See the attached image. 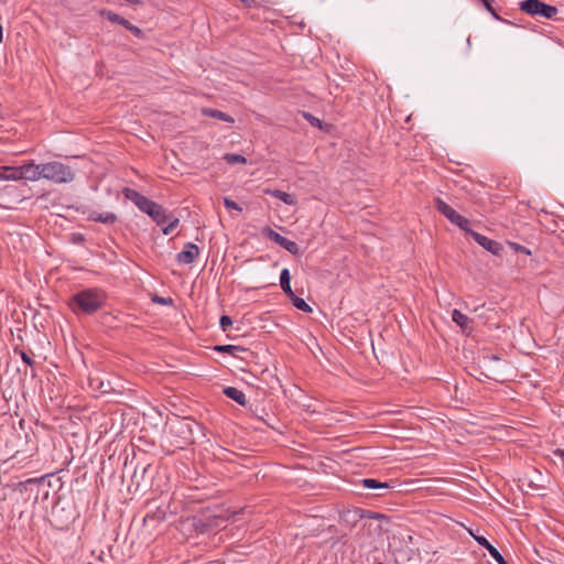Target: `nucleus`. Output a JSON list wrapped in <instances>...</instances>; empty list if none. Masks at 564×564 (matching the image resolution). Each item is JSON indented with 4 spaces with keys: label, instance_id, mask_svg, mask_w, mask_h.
Returning a JSON list of instances; mask_svg holds the SVG:
<instances>
[{
    "label": "nucleus",
    "instance_id": "2f4dec72",
    "mask_svg": "<svg viewBox=\"0 0 564 564\" xmlns=\"http://www.w3.org/2000/svg\"><path fill=\"white\" fill-rule=\"evenodd\" d=\"M126 29L129 30L134 36H137L139 39H142L144 35L143 31L140 28H138L137 25H133L132 23H130V25H128Z\"/></svg>",
    "mask_w": 564,
    "mask_h": 564
},
{
    "label": "nucleus",
    "instance_id": "f8f14e48",
    "mask_svg": "<svg viewBox=\"0 0 564 564\" xmlns=\"http://www.w3.org/2000/svg\"><path fill=\"white\" fill-rule=\"evenodd\" d=\"M88 220L101 223L105 225H113L118 220V216L111 212L99 213L93 210L88 214Z\"/></svg>",
    "mask_w": 564,
    "mask_h": 564
},
{
    "label": "nucleus",
    "instance_id": "49530a36",
    "mask_svg": "<svg viewBox=\"0 0 564 564\" xmlns=\"http://www.w3.org/2000/svg\"><path fill=\"white\" fill-rule=\"evenodd\" d=\"M377 564H383V563L379 562V563H377Z\"/></svg>",
    "mask_w": 564,
    "mask_h": 564
},
{
    "label": "nucleus",
    "instance_id": "37998d69",
    "mask_svg": "<svg viewBox=\"0 0 564 564\" xmlns=\"http://www.w3.org/2000/svg\"><path fill=\"white\" fill-rule=\"evenodd\" d=\"M346 516H352V518H356L358 514H357V512L355 511V512H352V513H351V512H348Z\"/></svg>",
    "mask_w": 564,
    "mask_h": 564
},
{
    "label": "nucleus",
    "instance_id": "cd10ccee",
    "mask_svg": "<svg viewBox=\"0 0 564 564\" xmlns=\"http://www.w3.org/2000/svg\"><path fill=\"white\" fill-rule=\"evenodd\" d=\"M484 7L486 8V10L488 12H490V14L496 19V20H500V17L498 15V13L496 12L495 8L492 7V0H479Z\"/></svg>",
    "mask_w": 564,
    "mask_h": 564
},
{
    "label": "nucleus",
    "instance_id": "58836bf2",
    "mask_svg": "<svg viewBox=\"0 0 564 564\" xmlns=\"http://www.w3.org/2000/svg\"><path fill=\"white\" fill-rule=\"evenodd\" d=\"M243 4H246L247 7H251L252 3H254V0H240Z\"/></svg>",
    "mask_w": 564,
    "mask_h": 564
},
{
    "label": "nucleus",
    "instance_id": "4468645a",
    "mask_svg": "<svg viewBox=\"0 0 564 564\" xmlns=\"http://www.w3.org/2000/svg\"><path fill=\"white\" fill-rule=\"evenodd\" d=\"M267 194L270 196L280 199L286 205L293 206L296 204V197L292 194H289L286 192L280 191V189H269L267 191Z\"/></svg>",
    "mask_w": 564,
    "mask_h": 564
},
{
    "label": "nucleus",
    "instance_id": "6e6552de",
    "mask_svg": "<svg viewBox=\"0 0 564 564\" xmlns=\"http://www.w3.org/2000/svg\"><path fill=\"white\" fill-rule=\"evenodd\" d=\"M465 231L470 235L478 245H480L484 249L491 252L492 254L498 256L502 250V247L498 241L492 240L477 231H474L470 228Z\"/></svg>",
    "mask_w": 564,
    "mask_h": 564
},
{
    "label": "nucleus",
    "instance_id": "0eeeda50",
    "mask_svg": "<svg viewBox=\"0 0 564 564\" xmlns=\"http://www.w3.org/2000/svg\"><path fill=\"white\" fill-rule=\"evenodd\" d=\"M262 234L264 237H267L271 241H274L276 245H279L283 249L288 250L290 253L299 254L300 248L295 241H292V240L281 236L279 232L274 231L270 227H264L262 230Z\"/></svg>",
    "mask_w": 564,
    "mask_h": 564
},
{
    "label": "nucleus",
    "instance_id": "a211bd4d",
    "mask_svg": "<svg viewBox=\"0 0 564 564\" xmlns=\"http://www.w3.org/2000/svg\"><path fill=\"white\" fill-rule=\"evenodd\" d=\"M362 487L367 489H388L390 488V485L388 482H381L377 479L372 478H365L361 479Z\"/></svg>",
    "mask_w": 564,
    "mask_h": 564
},
{
    "label": "nucleus",
    "instance_id": "1a4fd4ad",
    "mask_svg": "<svg viewBox=\"0 0 564 564\" xmlns=\"http://www.w3.org/2000/svg\"><path fill=\"white\" fill-rule=\"evenodd\" d=\"M21 167L22 180L35 182L42 178L41 164L30 162L23 164Z\"/></svg>",
    "mask_w": 564,
    "mask_h": 564
},
{
    "label": "nucleus",
    "instance_id": "dca6fc26",
    "mask_svg": "<svg viewBox=\"0 0 564 564\" xmlns=\"http://www.w3.org/2000/svg\"><path fill=\"white\" fill-rule=\"evenodd\" d=\"M452 319L462 328L463 332H467L469 329L470 319L460 311L454 310L452 313Z\"/></svg>",
    "mask_w": 564,
    "mask_h": 564
},
{
    "label": "nucleus",
    "instance_id": "a878e982",
    "mask_svg": "<svg viewBox=\"0 0 564 564\" xmlns=\"http://www.w3.org/2000/svg\"><path fill=\"white\" fill-rule=\"evenodd\" d=\"M156 204L158 203L144 196V198L137 206L140 210L149 215L151 210L156 206Z\"/></svg>",
    "mask_w": 564,
    "mask_h": 564
},
{
    "label": "nucleus",
    "instance_id": "412c9836",
    "mask_svg": "<svg viewBox=\"0 0 564 564\" xmlns=\"http://www.w3.org/2000/svg\"><path fill=\"white\" fill-rule=\"evenodd\" d=\"M215 120H219V121L229 123L230 127L235 123L234 117H231L228 113L223 112L220 110H215L214 109V130L217 127V122H215Z\"/></svg>",
    "mask_w": 564,
    "mask_h": 564
},
{
    "label": "nucleus",
    "instance_id": "bb28decb",
    "mask_svg": "<svg viewBox=\"0 0 564 564\" xmlns=\"http://www.w3.org/2000/svg\"><path fill=\"white\" fill-rule=\"evenodd\" d=\"M150 520H158V523H160V522L164 521V520H165V511H164V510H162L161 508H158V509H156V512H154V513H148V514L144 517L143 521H144V523H147V522H148V521H150Z\"/></svg>",
    "mask_w": 564,
    "mask_h": 564
},
{
    "label": "nucleus",
    "instance_id": "6ab92c4d",
    "mask_svg": "<svg viewBox=\"0 0 564 564\" xmlns=\"http://www.w3.org/2000/svg\"><path fill=\"white\" fill-rule=\"evenodd\" d=\"M7 175L6 177V181H20L22 180V174H21V167L20 166H8V165H4V170H3Z\"/></svg>",
    "mask_w": 564,
    "mask_h": 564
},
{
    "label": "nucleus",
    "instance_id": "c756f323",
    "mask_svg": "<svg viewBox=\"0 0 564 564\" xmlns=\"http://www.w3.org/2000/svg\"><path fill=\"white\" fill-rule=\"evenodd\" d=\"M304 118L313 126V127H317V128H321L322 127V121L314 117L313 115L311 113H307L305 112L304 113Z\"/></svg>",
    "mask_w": 564,
    "mask_h": 564
},
{
    "label": "nucleus",
    "instance_id": "72a5a7b5",
    "mask_svg": "<svg viewBox=\"0 0 564 564\" xmlns=\"http://www.w3.org/2000/svg\"><path fill=\"white\" fill-rule=\"evenodd\" d=\"M153 302H156V303H160V304H163V305H167V304H172L173 300L171 297H161L159 295H155L153 297Z\"/></svg>",
    "mask_w": 564,
    "mask_h": 564
},
{
    "label": "nucleus",
    "instance_id": "9d476101",
    "mask_svg": "<svg viewBox=\"0 0 564 564\" xmlns=\"http://www.w3.org/2000/svg\"><path fill=\"white\" fill-rule=\"evenodd\" d=\"M198 247L194 243L188 242L184 250L177 253L176 259L181 264H189L198 256Z\"/></svg>",
    "mask_w": 564,
    "mask_h": 564
},
{
    "label": "nucleus",
    "instance_id": "aec40b11",
    "mask_svg": "<svg viewBox=\"0 0 564 564\" xmlns=\"http://www.w3.org/2000/svg\"><path fill=\"white\" fill-rule=\"evenodd\" d=\"M213 519H214V530L216 528H219V530L227 528V524H225V523L229 520V517L228 516L225 517L223 514V510H219V512H216V510L214 509Z\"/></svg>",
    "mask_w": 564,
    "mask_h": 564
},
{
    "label": "nucleus",
    "instance_id": "423d86ee",
    "mask_svg": "<svg viewBox=\"0 0 564 564\" xmlns=\"http://www.w3.org/2000/svg\"><path fill=\"white\" fill-rule=\"evenodd\" d=\"M436 209L444 215L451 223L458 226L463 230H468L469 221L462 215H459L454 208L441 198L435 199Z\"/></svg>",
    "mask_w": 564,
    "mask_h": 564
},
{
    "label": "nucleus",
    "instance_id": "2eb2a0df",
    "mask_svg": "<svg viewBox=\"0 0 564 564\" xmlns=\"http://www.w3.org/2000/svg\"><path fill=\"white\" fill-rule=\"evenodd\" d=\"M290 280H291V276H290L289 269H283L280 274L281 288L288 297H293L295 293L293 292V290L291 288Z\"/></svg>",
    "mask_w": 564,
    "mask_h": 564
},
{
    "label": "nucleus",
    "instance_id": "79ce46f5",
    "mask_svg": "<svg viewBox=\"0 0 564 564\" xmlns=\"http://www.w3.org/2000/svg\"><path fill=\"white\" fill-rule=\"evenodd\" d=\"M2 37H3V29H2V25H0V43L2 42Z\"/></svg>",
    "mask_w": 564,
    "mask_h": 564
},
{
    "label": "nucleus",
    "instance_id": "f257e3e1",
    "mask_svg": "<svg viewBox=\"0 0 564 564\" xmlns=\"http://www.w3.org/2000/svg\"><path fill=\"white\" fill-rule=\"evenodd\" d=\"M106 299L101 289H84L70 297L69 306L76 315H93L105 306Z\"/></svg>",
    "mask_w": 564,
    "mask_h": 564
},
{
    "label": "nucleus",
    "instance_id": "5701e85b",
    "mask_svg": "<svg viewBox=\"0 0 564 564\" xmlns=\"http://www.w3.org/2000/svg\"><path fill=\"white\" fill-rule=\"evenodd\" d=\"M224 160L229 165L246 164L247 163V159L243 155L235 154V153H226L224 155Z\"/></svg>",
    "mask_w": 564,
    "mask_h": 564
},
{
    "label": "nucleus",
    "instance_id": "7ed1b4c3",
    "mask_svg": "<svg viewBox=\"0 0 564 564\" xmlns=\"http://www.w3.org/2000/svg\"><path fill=\"white\" fill-rule=\"evenodd\" d=\"M42 178L56 184L70 183L75 178V172L69 165L58 161L41 163Z\"/></svg>",
    "mask_w": 564,
    "mask_h": 564
},
{
    "label": "nucleus",
    "instance_id": "4c0bfd02",
    "mask_svg": "<svg viewBox=\"0 0 564 564\" xmlns=\"http://www.w3.org/2000/svg\"><path fill=\"white\" fill-rule=\"evenodd\" d=\"M554 455L564 458V449H561V448L555 449Z\"/></svg>",
    "mask_w": 564,
    "mask_h": 564
},
{
    "label": "nucleus",
    "instance_id": "9b49d317",
    "mask_svg": "<svg viewBox=\"0 0 564 564\" xmlns=\"http://www.w3.org/2000/svg\"><path fill=\"white\" fill-rule=\"evenodd\" d=\"M474 538L479 545L484 546L489 552L498 564H508L500 552L485 536L474 535Z\"/></svg>",
    "mask_w": 564,
    "mask_h": 564
},
{
    "label": "nucleus",
    "instance_id": "e433bc0d",
    "mask_svg": "<svg viewBox=\"0 0 564 564\" xmlns=\"http://www.w3.org/2000/svg\"><path fill=\"white\" fill-rule=\"evenodd\" d=\"M3 170H4V165H1L0 166V181H6V177H7V175H6L7 172H4Z\"/></svg>",
    "mask_w": 564,
    "mask_h": 564
},
{
    "label": "nucleus",
    "instance_id": "f704fd0d",
    "mask_svg": "<svg viewBox=\"0 0 564 564\" xmlns=\"http://www.w3.org/2000/svg\"><path fill=\"white\" fill-rule=\"evenodd\" d=\"M19 354H20V356H21L22 360H23L26 365H29V366H33L34 361H33L32 357H31L29 354H26L24 350H20V351H19Z\"/></svg>",
    "mask_w": 564,
    "mask_h": 564
},
{
    "label": "nucleus",
    "instance_id": "7c9ffc66",
    "mask_svg": "<svg viewBox=\"0 0 564 564\" xmlns=\"http://www.w3.org/2000/svg\"><path fill=\"white\" fill-rule=\"evenodd\" d=\"M224 204L228 210L241 212V207H239V205L236 202H234L229 198H224Z\"/></svg>",
    "mask_w": 564,
    "mask_h": 564
},
{
    "label": "nucleus",
    "instance_id": "4be33fe9",
    "mask_svg": "<svg viewBox=\"0 0 564 564\" xmlns=\"http://www.w3.org/2000/svg\"><path fill=\"white\" fill-rule=\"evenodd\" d=\"M123 195L127 199L131 200L135 205H138L144 198V195L129 187L123 189Z\"/></svg>",
    "mask_w": 564,
    "mask_h": 564
},
{
    "label": "nucleus",
    "instance_id": "a18cd8bd",
    "mask_svg": "<svg viewBox=\"0 0 564 564\" xmlns=\"http://www.w3.org/2000/svg\"><path fill=\"white\" fill-rule=\"evenodd\" d=\"M206 527H207V524H205V523L203 524V523H202V527H200L199 529H200L202 531H205V530H206Z\"/></svg>",
    "mask_w": 564,
    "mask_h": 564
},
{
    "label": "nucleus",
    "instance_id": "f3484780",
    "mask_svg": "<svg viewBox=\"0 0 564 564\" xmlns=\"http://www.w3.org/2000/svg\"><path fill=\"white\" fill-rule=\"evenodd\" d=\"M101 17L106 18L108 21L112 23H118L122 25L123 28H127L130 25V22L124 19L123 17L119 15L118 13L111 11V10H102L100 12Z\"/></svg>",
    "mask_w": 564,
    "mask_h": 564
},
{
    "label": "nucleus",
    "instance_id": "f03ea898",
    "mask_svg": "<svg viewBox=\"0 0 564 564\" xmlns=\"http://www.w3.org/2000/svg\"><path fill=\"white\" fill-rule=\"evenodd\" d=\"M195 424L188 417L174 415L170 417L165 424V436L171 445L183 448L193 442V425Z\"/></svg>",
    "mask_w": 564,
    "mask_h": 564
},
{
    "label": "nucleus",
    "instance_id": "ddd939ff",
    "mask_svg": "<svg viewBox=\"0 0 564 564\" xmlns=\"http://www.w3.org/2000/svg\"><path fill=\"white\" fill-rule=\"evenodd\" d=\"M223 393L229 399L236 401L238 404L246 406L248 401L242 390L235 387H225Z\"/></svg>",
    "mask_w": 564,
    "mask_h": 564
},
{
    "label": "nucleus",
    "instance_id": "c9c22d12",
    "mask_svg": "<svg viewBox=\"0 0 564 564\" xmlns=\"http://www.w3.org/2000/svg\"><path fill=\"white\" fill-rule=\"evenodd\" d=\"M511 247L516 251L522 252V253L528 254V256L531 254V251L527 247H524V246H521V245H518V243H511Z\"/></svg>",
    "mask_w": 564,
    "mask_h": 564
},
{
    "label": "nucleus",
    "instance_id": "39448f33",
    "mask_svg": "<svg viewBox=\"0 0 564 564\" xmlns=\"http://www.w3.org/2000/svg\"><path fill=\"white\" fill-rule=\"evenodd\" d=\"M149 216L162 227L164 235H170L180 221L177 217L169 214L166 209L159 204L151 210Z\"/></svg>",
    "mask_w": 564,
    "mask_h": 564
},
{
    "label": "nucleus",
    "instance_id": "b1692460",
    "mask_svg": "<svg viewBox=\"0 0 564 564\" xmlns=\"http://www.w3.org/2000/svg\"><path fill=\"white\" fill-rule=\"evenodd\" d=\"M245 349L236 345H214V351L228 352L235 356L236 351H243Z\"/></svg>",
    "mask_w": 564,
    "mask_h": 564
},
{
    "label": "nucleus",
    "instance_id": "20e7f679",
    "mask_svg": "<svg viewBox=\"0 0 564 564\" xmlns=\"http://www.w3.org/2000/svg\"><path fill=\"white\" fill-rule=\"evenodd\" d=\"M520 10L530 15H539L545 19H553L557 13V8L546 4L541 0H524L521 1Z\"/></svg>",
    "mask_w": 564,
    "mask_h": 564
},
{
    "label": "nucleus",
    "instance_id": "473e14b6",
    "mask_svg": "<svg viewBox=\"0 0 564 564\" xmlns=\"http://www.w3.org/2000/svg\"><path fill=\"white\" fill-rule=\"evenodd\" d=\"M97 390L100 392V393H109L111 388H110V382H102L100 381L97 386Z\"/></svg>",
    "mask_w": 564,
    "mask_h": 564
},
{
    "label": "nucleus",
    "instance_id": "393cba45",
    "mask_svg": "<svg viewBox=\"0 0 564 564\" xmlns=\"http://www.w3.org/2000/svg\"><path fill=\"white\" fill-rule=\"evenodd\" d=\"M289 299L292 301L293 305L297 310L305 312V313L312 312V307L302 297H299L294 294L293 297H289Z\"/></svg>",
    "mask_w": 564,
    "mask_h": 564
},
{
    "label": "nucleus",
    "instance_id": "ea45409f",
    "mask_svg": "<svg viewBox=\"0 0 564 564\" xmlns=\"http://www.w3.org/2000/svg\"><path fill=\"white\" fill-rule=\"evenodd\" d=\"M370 513V518H373V519H378V518H381L382 516L379 514V513H372V512H369Z\"/></svg>",
    "mask_w": 564,
    "mask_h": 564
},
{
    "label": "nucleus",
    "instance_id": "c03bdc74",
    "mask_svg": "<svg viewBox=\"0 0 564 564\" xmlns=\"http://www.w3.org/2000/svg\"><path fill=\"white\" fill-rule=\"evenodd\" d=\"M204 113H205V115H208V116H212V110H207V109H205V110H204Z\"/></svg>",
    "mask_w": 564,
    "mask_h": 564
},
{
    "label": "nucleus",
    "instance_id": "a19ab883",
    "mask_svg": "<svg viewBox=\"0 0 564 564\" xmlns=\"http://www.w3.org/2000/svg\"><path fill=\"white\" fill-rule=\"evenodd\" d=\"M127 1L132 3V4H140L141 3L140 0H127Z\"/></svg>",
    "mask_w": 564,
    "mask_h": 564
},
{
    "label": "nucleus",
    "instance_id": "c85d7f7f",
    "mask_svg": "<svg viewBox=\"0 0 564 564\" xmlns=\"http://www.w3.org/2000/svg\"><path fill=\"white\" fill-rule=\"evenodd\" d=\"M219 324H220V328L224 330V332H227L228 328L232 325V319L230 316H227V315H223L220 317V321H219Z\"/></svg>",
    "mask_w": 564,
    "mask_h": 564
}]
</instances>
